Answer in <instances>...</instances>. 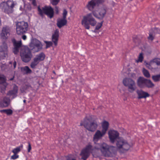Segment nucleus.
<instances>
[{
    "mask_svg": "<svg viewBox=\"0 0 160 160\" xmlns=\"http://www.w3.org/2000/svg\"><path fill=\"white\" fill-rule=\"evenodd\" d=\"M148 39L149 40H151V41H152L154 39V37L152 36V34L151 33H149V36L148 37Z\"/></svg>",
    "mask_w": 160,
    "mask_h": 160,
    "instance_id": "40",
    "label": "nucleus"
},
{
    "mask_svg": "<svg viewBox=\"0 0 160 160\" xmlns=\"http://www.w3.org/2000/svg\"><path fill=\"white\" fill-rule=\"evenodd\" d=\"M93 116L87 115L80 123L81 126H83L88 130L94 132L97 128L98 124L96 121L93 120Z\"/></svg>",
    "mask_w": 160,
    "mask_h": 160,
    "instance_id": "4",
    "label": "nucleus"
},
{
    "mask_svg": "<svg viewBox=\"0 0 160 160\" xmlns=\"http://www.w3.org/2000/svg\"><path fill=\"white\" fill-rule=\"evenodd\" d=\"M19 157V156L18 154H14L11 157V159L15 160L17 158H18Z\"/></svg>",
    "mask_w": 160,
    "mask_h": 160,
    "instance_id": "36",
    "label": "nucleus"
},
{
    "mask_svg": "<svg viewBox=\"0 0 160 160\" xmlns=\"http://www.w3.org/2000/svg\"><path fill=\"white\" fill-rule=\"evenodd\" d=\"M101 125L102 128V131L106 133L109 128V122L106 121H104L102 122Z\"/></svg>",
    "mask_w": 160,
    "mask_h": 160,
    "instance_id": "19",
    "label": "nucleus"
},
{
    "mask_svg": "<svg viewBox=\"0 0 160 160\" xmlns=\"http://www.w3.org/2000/svg\"><path fill=\"white\" fill-rule=\"evenodd\" d=\"M14 77H13L12 78H11L10 79V81H12V80H13V79H14Z\"/></svg>",
    "mask_w": 160,
    "mask_h": 160,
    "instance_id": "46",
    "label": "nucleus"
},
{
    "mask_svg": "<svg viewBox=\"0 0 160 160\" xmlns=\"http://www.w3.org/2000/svg\"><path fill=\"white\" fill-rule=\"evenodd\" d=\"M103 22V21H102L98 23L96 26L94 32H96V30H98L99 29H100L102 26Z\"/></svg>",
    "mask_w": 160,
    "mask_h": 160,
    "instance_id": "32",
    "label": "nucleus"
},
{
    "mask_svg": "<svg viewBox=\"0 0 160 160\" xmlns=\"http://www.w3.org/2000/svg\"><path fill=\"white\" fill-rule=\"evenodd\" d=\"M137 83L138 86L141 88H152L154 86V84L150 80L141 77H140L138 78Z\"/></svg>",
    "mask_w": 160,
    "mask_h": 160,
    "instance_id": "6",
    "label": "nucleus"
},
{
    "mask_svg": "<svg viewBox=\"0 0 160 160\" xmlns=\"http://www.w3.org/2000/svg\"><path fill=\"white\" fill-rule=\"evenodd\" d=\"M143 59L144 57L143 56V53H140L138 57V59L136 60V62L137 63H138L139 62H142L143 61Z\"/></svg>",
    "mask_w": 160,
    "mask_h": 160,
    "instance_id": "30",
    "label": "nucleus"
},
{
    "mask_svg": "<svg viewBox=\"0 0 160 160\" xmlns=\"http://www.w3.org/2000/svg\"><path fill=\"white\" fill-rule=\"evenodd\" d=\"M6 81L5 77L2 74H0V84L4 83Z\"/></svg>",
    "mask_w": 160,
    "mask_h": 160,
    "instance_id": "33",
    "label": "nucleus"
},
{
    "mask_svg": "<svg viewBox=\"0 0 160 160\" xmlns=\"http://www.w3.org/2000/svg\"><path fill=\"white\" fill-rule=\"evenodd\" d=\"M23 145L21 144L20 146L13 149L12 151V152L14 154H18L21 151V150L23 148Z\"/></svg>",
    "mask_w": 160,
    "mask_h": 160,
    "instance_id": "22",
    "label": "nucleus"
},
{
    "mask_svg": "<svg viewBox=\"0 0 160 160\" xmlns=\"http://www.w3.org/2000/svg\"><path fill=\"white\" fill-rule=\"evenodd\" d=\"M23 101L24 103H25V102H26V101L25 100H24Z\"/></svg>",
    "mask_w": 160,
    "mask_h": 160,
    "instance_id": "50",
    "label": "nucleus"
},
{
    "mask_svg": "<svg viewBox=\"0 0 160 160\" xmlns=\"http://www.w3.org/2000/svg\"><path fill=\"white\" fill-rule=\"evenodd\" d=\"M63 19H66V16L67 14V11H63Z\"/></svg>",
    "mask_w": 160,
    "mask_h": 160,
    "instance_id": "39",
    "label": "nucleus"
},
{
    "mask_svg": "<svg viewBox=\"0 0 160 160\" xmlns=\"http://www.w3.org/2000/svg\"><path fill=\"white\" fill-rule=\"evenodd\" d=\"M66 10L65 9H64V10Z\"/></svg>",
    "mask_w": 160,
    "mask_h": 160,
    "instance_id": "55",
    "label": "nucleus"
},
{
    "mask_svg": "<svg viewBox=\"0 0 160 160\" xmlns=\"http://www.w3.org/2000/svg\"><path fill=\"white\" fill-rule=\"evenodd\" d=\"M7 5L9 8L12 9L14 6L15 4L12 1L8 0L6 2Z\"/></svg>",
    "mask_w": 160,
    "mask_h": 160,
    "instance_id": "28",
    "label": "nucleus"
},
{
    "mask_svg": "<svg viewBox=\"0 0 160 160\" xmlns=\"http://www.w3.org/2000/svg\"><path fill=\"white\" fill-rule=\"evenodd\" d=\"M21 70L22 72L26 74L30 73L32 72V70L27 66L21 68Z\"/></svg>",
    "mask_w": 160,
    "mask_h": 160,
    "instance_id": "23",
    "label": "nucleus"
},
{
    "mask_svg": "<svg viewBox=\"0 0 160 160\" xmlns=\"http://www.w3.org/2000/svg\"><path fill=\"white\" fill-rule=\"evenodd\" d=\"M16 65H17L16 62L15 61H14V62L13 63V67H14V68H16Z\"/></svg>",
    "mask_w": 160,
    "mask_h": 160,
    "instance_id": "43",
    "label": "nucleus"
},
{
    "mask_svg": "<svg viewBox=\"0 0 160 160\" xmlns=\"http://www.w3.org/2000/svg\"><path fill=\"white\" fill-rule=\"evenodd\" d=\"M55 10H58V8H56V9Z\"/></svg>",
    "mask_w": 160,
    "mask_h": 160,
    "instance_id": "51",
    "label": "nucleus"
},
{
    "mask_svg": "<svg viewBox=\"0 0 160 160\" xmlns=\"http://www.w3.org/2000/svg\"><path fill=\"white\" fill-rule=\"evenodd\" d=\"M115 4V3L114 2H112V5L113 6H114V5Z\"/></svg>",
    "mask_w": 160,
    "mask_h": 160,
    "instance_id": "47",
    "label": "nucleus"
},
{
    "mask_svg": "<svg viewBox=\"0 0 160 160\" xmlns=\"http://www.w3.org/2000/svg\"><path fill=\"white\" fill-rule=\"evenodd\" d=\"M1 68H2V70H3V69H2V67H1Z\"/></svg>",
    "mask_w": 160,
    "mask_h": 160,
    "instance_id": "52",
    "label": "nucleus"
},
{
    "mask_svg": "<svg viewBox=\"0 0 160 160\" xmlns=\"http://www.w3.org/2000/svg\"><path fill=\"white\" fill-rule=\"evenodd\" d=\"M10 101L9 98H8L6 97H4L3 99L4 106L5 107L8 106L9 104Z\"/></svg>",
    "mask_w": 160,
    "mask_h": 160,
    "instance_id": "24",
    "label": "nucleus"
},
{
    "mask_svg": "<svg viewBox=\"0 0 160 160\" xmlns=\"http://www.w3.org/2000/svg\"><path fill=\"white\" fill-rule=\"evenodd\" d=\"M45 42L46 44V48L50 47L51 46H52L53 44L52 42L51 41H46Z\"/></svg>",
    "mask_w": 160,
    "mask_h": 160,
    "instance_id": "34",
    "label": "nucleus"
},
{
    "mask_svg": "<svg viewBox=\"0 0 160 160\" xmlns=\"http://www.w3.org/2000/svg\"><path fill=\"white\" fill-rule=\"evenodd\" d=\"M6 11H4V12H6Z\"/></svg>",
    "mask_w": 160,
    "mask_h": 160,
    "instance_id": "56",
    "label": "nucleus"
},
{
    "mask_svg": "<svg viewBox=\"0 0 160 160\" xmlns=\"http://www.w3.org/2000/svg\"><path fill=\"white\" fill-rule=\"evenodd\" d=\"M0 112L1 113H4L7 115H11L12 114L13 112L11 109H3L0 110Z\"/></svg>",
    "mask_w": 160,
    "mask_h": 160,
    "instance_id": "26",
    "label": "nucleus"
},
{
    "mask_svg": "<svg viewBox=\"0 0 160 160\" xmlns=\"http://www.w3.org/2000/svg\"><path fill=\"white\" fill-rule=\"evenodd\" d=\"M136 93L138 95L137 98L138 99L146 98L149 96V94L148 92L141 89L137 90Z\"/></svg>",
    "mask_w": 160,
    "mask_h": 160,
    "instance_id": "16",
    "label": "nucleus"
},
{
    "mask_svg": "<svg viewBox=\"0 0 160 160\" xmlns=\"http://www.w3.org/2000/svg\"><path fill=\"white\" fill-rule=\"evenodd\" d=\"M60 0H52L51 3L53 5H56L59 2Z\"/></svg>",
    "mask_w": 160,
    "mask_h": 160,
    "instance_id": "37",
    "label": "nucleus"
},
{
    "mask_svg": "<svg viewBox=\"0 0 160 160\" xmlns=\"http://www.w3.org/2000/svg\"><path fill=\"white\" fill-rule=\"evenodd\" d=\"M59 36V32L58 30H56L52 34V42L54 43L55 46L58 45V38Z\"/></svg>",
    "mask_w": 160,
    "mask_h": 160,
    "instance_id": "18",
    "label": "nucleus"
},
{
    "mask_svg": "<svg viewBox=\"0 0 160 160\" xmlns=\"http://www.w3.org/2000/svg\"><path fill=\"white\" fill-rule=\"evenodd\" d=\"M123 84L126 87H128L129 91L133 92L136 89L135 83V81L130 78H125L122 81Z\"/></svg>",
    "mask_w": 160,
    "mask_h": 160,
    "instance_id": "9",
    "label": "nucleus"
},
{
    "mask_svg": "<svg viewBox=\"0 0 160 160\" xmlns=\"http://www.w3.org/2000/svg\"><path fill=\"white\" fill-rule=\"evenodd\" d=\"M39 62L36 60L35 58H33V61L30 64V67L34 69L39 63Z\"/></svg>",
    "mask_w": 160,
    "mask_h": 160,
    "instance_id": "25",
    "label": "nucleus"
},
{
    "mask_svg": "<svg viewBox=\"0 0 160 160\" xmlns=\"http://www.w3.org/2000/svg\"><path fill=\"white\" fill-rule=\"evenodd\" d=\"M8 47L6 43L4 42L0 47V58L3 59L7 56Z\"/></svg>",
    "mask_w": 160,
    "mask_h": 160,
    "instance_id": "13",
    "label": "nucleus"
},
{
    "mask_svg": "<svg viewBox=\"0 0 160 160\" xmlns=\"http://www.w3.org/2000/svg\"><path fill=\"white\" fill-rule=\"evenodd\" d=\"M108 137L110 142L114 143L116 140V146L118 149L121 152L123 153L128 151L130 145L127 141L122 138H118L119 133L114 130H110L108 132Z\"/></svg>",
    "mask_w": 160,
    "mask_h": 160,
    "instance_id": "2",
    "label": "nucleus"
},
{
    "mask_svg": "<svg viewBox=\"0 0 160 160\" xmlns=\"http://www.w3.org/2000/svg\"><path fill=\"white\" fill-rule=\"evenodd\" d=\"M10 29L7 26H5L2 27V30L0 33L1 38L4 40H6L10 35Z\"/></svg>",
    "mask_w": 160,
    "mask_h": 160,
    "instance_id": "12",
    "label": "nucleus"
},
{
    "mask_svg": "<svg viewBox=\"0 0 160 160\" xmlns=\"http://www.w3.org/2000/svg\"><path fill=\"white\" fill-rule=\"evenodd\" d=\"M45 54L43 52H41L39 54L37 55L36 57L34 58L39 62L43 61L45 59Z\"/></svg>",
    "mask_w": 160,
    "mask_h": 160,
    "instance_id": "21",
    "label": "nucleus"
},
{
    "mask_svg": "<svg viewBox=\"0 0 160 160\" xmlns=\"http://www.w3.org/2000/svg\"><path fill=\"white\" fill-rule=\"evenodd\" d=\"M10 64H11V62H10Z\"/></svg>",
    "mask_w": 160,
    "mask_h": 160,
    "instance_id": "53",
    "label": "nucleus"
},
{
    "mask_svg": "<svg viewBox=\"0 0 160 160\" xmlns=\"http://www.w3.org/2000/svg\"><path fill=\"white\" fill-rule=\"evenodd\" d=\"M28 152H30V151L31 150L32 147L31 146V145L29 142H28Z\"/></svg>",
    "mask_w": 160,
    "mask_h": 160,
    "instance_id": "41",
    "label": "nucleus"
},
{
    "mask_svg": "<svg viewBox=\"0 0 160 160\" xmlns=\"http://www.w3.org/2000/svg\"><path fill=\"white\" fill-rule=\"evenodd\" d=\"M105 0H91L88 2L87 5L89 10L93 9L95 7H97L101 10H107V6L103 4Z\"/></svg>",
    "mask_w": 160,
    "mask_h": 160,
    "instance_id": "5",
    "label": "nucleus"
},
{
    "mask_svg": "<svg viewBox=\"0 0 160 160\" xmlns=\"http://www.w3.org/2000/svg\"><path fill=\"white\" fill-rule=\"evenodd\" d=\"M29 86L28 85V86H27V87H28Z\"/></svg>",
    "mask_w": 160,
    "mask_h": 160,
    "instance_id": "54",
    "label": "nucleus"
},
{
    "mask_svg": "<svg viewBox=\"0 0 160 160\" xmlns=\"http://www.w3.org/2000/svg\"><path fill=\"white\" fill-rule=\"evenodd\" d=\"M18 87L15 85L12 90H9L7 93V95L10 97L12 96V99H13L17 96L18 91Z\"/></svg>",
    "mask_w": 160,
    "mask_h": 160,
    "instance_id": "17",
    "label": "nucleus"
},
{
    "mask_svg": "<svg viewBox=\"0 0 160 160\" xmlns=\"http://www.w3.org/2000/svg\"><path fill=\"white\" fill-rule=\"evenodd\" d=\"M22 38L23 40H25L27 39V36L25 35H23L22 36Z\"/></svg>",
    "mask_w": 160,
    "mask_h": 160,
    "instance_id": "42",
    "label": "nucleus"
},
{
    "mask_svg": "<svg viewBox=\"0 0 160 160\" xmlns=\"http://www.w3.org/2000/svg\"><path fill=\"white\" fill-rule=\"evenodd\" d=\"M38 10H42L40 7L39 6H38Z\"/></svg>",
    "mask_w": 160,
    "mask_h": 160,
    "instance_id": "45",
    "label": "nucleus"
},
{
    "mask_svg": "<svg viewBox=\"0 0 160 160\" xmlns=\"http://www.w3.org/2000/svg\"><path fill=\"white\" fill-rule=\"evenodd\" d=\"M156 63L157 66L160 65V59L155 58L150 60L149 63L144 61V63L146 67L152 71L156 70L157 67L154 65V63Z\"/></svg>",
    "mask_w": 160,
    "mask_h": 160,
    "instance_id": "10",
    "label": "nucleus"
},
{
    "mask_svg": "<svg viewBox=\"0 0 160 160\" xmlns=\"http://www.w3.org/2000/svg\"><path fill=\"white\" fill-rule=\"evenodd\" d=\"M53 73L54 74H56V73L54 71H53Z\"/></svg>",
    "mask_w": 160,
    "mask_h": 160,
    "instance_id": "49",
    "label": "nucleus"
},
{
    "mask_svg": "<svg viewBox=\"0 0 160 160\" xmlns=\"http://www.w3.org/2000/svg\"><path fill=\"white\" fill-rule=\"evenodd\" d=\"M156 9H157V10L160 9V5L157 6V8Z\"/></svg>",
    "mask_w": 160,
    "mask_h": 160,
    "instance_id": "44",
    "label": "nucleus"
},
{
    "mask_svg": "<svg viewBox=\"0 0 160 160\" xmlns=\"http://www.w3.org/2000/svg\"><path fill=\"white\" fill-rule=\"evenodd\" d=\"M20 56L22 61L25 62H28L30 61L32 58V54L31 50L27 48L22 50L20 53Z\"/></svg>",
    "mask_w": 160,
    "mask_h": 160,
    "instance_id": "7",
    "label": "nucleus"
},
{
    "mask_svg": "<svg viewBox=\"0 0 160 160\" xmlns=\"http://www.w3.org/2000/svg\"><path fill=\"white\" fill-rule=\"evenodd\" d=\"M142 72L144 76L147 78H149L150 77V74L148 71L145 69L143 68Z\"/></svg>",
    "mask_w": 160,
    "mask_h": 160,
    "instance_id": "31",
    "label": "nucleus"
},
{
    "mask_svg": "<svg viewBox=\"0 0 160 160\" xmlns=\"http://www.w3.org/2000/svg\"><path fill=\"white\" fill-rule=\"evenodd\" d=\"M42 47L41 42L36 39H34L29 44V47L31 50L34 49L37 52L40 51L42 49Z\"/></svg>",
    "mask_w": 160,
    "mask_h": 160,
    "instance_id": "11",
    "label": "nucleus"
},
{
    "mask_svg": "<svg viewBox=\"0 0 160 160\" xmlns=\"http://www.w3.org/2000/svg\"><path fill=\"white\" fill-rule=\"evenodd\" d=\"M42 10H54V9L50 6H45L42 8Z\"/></svg>",
    "mask_w": 160,
    "mask_h": 160,
    "instance_id": "35",
    "label": "nucleus"
},
{
    "mask_svg": "<svg viewBox=\"0 0 160 160\" xmlns=\"http://www.w3.org/2000/svg\"><path fill=\"white\" fill-rule=\"evenodd\" d=\"M67 23V20L66 19H62L58 21L57 24L58 27L60 28L65 25Z\"/></svg>",
    "mask_w": 160,
    "mask_h": 160,
    "instance_id": "20",
    "label": "nucleus"
},
{
    "mask_svg": "<svg viewBox=\"0 0 160 160\" xmlns=\"http://www.w3.org/2000/svg\"><path fill=\"white\" fill-rule=\"evenodd\" d=\"M12 42L14 47L13 49V52L15 54H17L19 52V48L22 45L21 41L17 42L15 39H13L12 40Z\"/></svg>",
    "mask_w": 160,
    "mask_h": 160,
    "instance_id": "14",
    "label": "nucleus"
},
{
    "mask_svg": "<svg viewBox=\"0 0 160 160\" xmlns=\"http://www.w3.org/2000/svg\"><path fill=\"white\" fill-rule=\"evenodd\" d=\"M152 79L154 82H158L160 81V74L152 76Z\"/></svg>",
    "mask_w": 160,
    "mask_h": 160,
    "instance_id": "29",
    "label": "nucleus"
},
{
    "mask_svg": "<svg viewBox=\"0 0 160 160\" xmlns=\"http://www.w3.org/2000/svg\"><path fill=\"white\" fill-rule=\"evenodd\" d=\"M69 8L70 9H71L72 8V7H69Z\"/></svg>",
    "mask_w": 160,
    "mask_h": 160,
    "instance_id": "48",
    "label": "nucleus"
},
{
    "mask_svg": "<svg viewBox=\"0 0 160 160\" xmlns=\"http://www.w3.org/2000/svg\"><path fill=\"white\" fill-rule=\"evenodd\" d=\"M106 133L100 130L97 131L94 135L93 137V141L95 142H98L99 140L101 139L102 138L105 134Z\"/></svg>",
    "mask_w": 160,
    "mask_h": 160,
    "instance_id": "15",
    "label": "nucleus"
},
{
    "mask_svg": "<svg viewBox=\"0 0 160 160\" xmlns=\"http://www.w3.org/2000/svg\"><path fill=\"white\" fill-rule=\"evenodd\" d=\"M131 1H132V0H130Z\"/></svg>",
    "mask_w": 160,
    "mask_h": 160,
    "instance_id": "57",
    "label": "nucleus"
},
{
    "mask_svg": "<svg viewBox=\"0 0 160 160\" xmlns=\"http://www.w3.org/2000/svg\"><path fill=\"white\" fill-rule=\"evenodd\" d=\"M45 14L50 18H52L53 16L54 11H44Z\"/></svg>",
    "mask_w": 160,
    "mask_h": 160,
    "instance_id": "27",
    "label": "nucleus"
},
{
    "mask_svg": "<svg viewBox=\"0 0 160 160\" xmlns=\"http://www.w3.org/2000/svg\"><path fill=\"white\" fill-rule=\"evenodd\" d=\"M38 14L42 17H43V16L45 14V11H38Z\"/></svg>",
    "mask_w": 160,
    "mask_h": 160,
    "instance_id": "38",
    "label": "nucleus"
},
{
    "mask_svg": "<svg viewBox=\"0 0 160 160\" xmlns=\"http://www.w3.org/2000/svg\"><path fill=\"white\" fill-rule=\"evenodd\" d=\"M97 145V147H93L91 143H89L81 151L80 153L81 159L87 160L89 156L90 152L93 151L94 148L100 150L102 155L105 157H112L115 155L116 150L115 147L109 146L105 143L98 144Z\"/></svg>",
    "mask_w": 160,
    "mask_h": 160,
    "instance_id": "1",
    "label": "nucleus"
},
{
    "mask_svg": "<svg viewBox=\"0 0 160 160\" xmlns=\"http://www.w3.org/2000/svg\"><path fill=\"white\" fill-rule=\"evenodd\" d=\"M28 24L24 21L18 22L16 24V32L18 35L22 34L28 30Z\"/></svg>",
    "mask_w": 160,
    "mask_h": 160,
    "instance_id": "8",
    "label": "nucleus"
},
{
    "mask_svg": "<svg viewBox=\"0 0 160 160\" xmlns=\"http://www.w3.org/2000/svg\"><path fill=\"white\" fill-rule=\"evenodd\" d=\"M106 11H93L90 13H88L83 16L82 20V24L85 28L89 29L90 25L92 26H95L97 23L94 16L99 19H102L106 13Z\"/></svg>",
    "mask_w": 160,
    "mask_h": 160,
    "instance_id": "3",
    "label": "nucleus"
}]
</instances>
